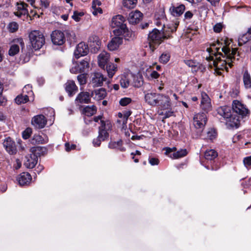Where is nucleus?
<instances>
[{
    "label": "nucleus",
    "instance_id": "1",
    "mask_svg": "<svg viewBox=\"0 0 251 251\" xmlns=\"http://www.w3.org/2000/svg\"><path fill=\"white\" fill-rule=\"evenodd\" d=\"M202 55L209 62V67L213 68L215 73L220 75L225 71L228 72V67H231L234 61L239 59V54L237 48H232L228 41L224 40L213 43Z\"/></svg>",
    "mask_w": 251,
    "mask_h": 251
},
{
    "label": "nucleus",
    "instance_id": "2",
    "mask_svg": "<svg viewBox=\"0 0 251 251\" xmlns=\"http://www.w3.org/2000/svg\"><path fill=\"white\" fill-rule=\"evenodd\" d=\"M218 114L223 117L230 126L237 128L240 119L243 118L248 113V109L241 102L234 100L232 102V109L228 106H223L217 109Z\"/></svg>",
    "mask_w": 251,
    "mask_h": 251
},
{
    "label": "nucleus",
    "instance_id": "3",
    "mask_svg": "<svg viewBox=\"0 0 251 251\" xmlns=\"http://www.w3.org/2000/svg\"><path fill=\"white\" fill-rule=\"evenodd\" d=\"M179 22H176L174 24L168 25L166 26L164 25V28L161 31L156 28L153 29L148 35V40L150 46L152 45L158 46L165 39L171 37V33L176 31Z\"/></svg>",
    "mask_w": 251,
    "mask_h": 251
},
{
    "label": "nucleus",
    "instance_id": "4",
    "mask_svg": "<svg viewBox=\"0 0 251 251\" xmlns=\"http://www.w3.org/2000/svg\"><path fill=\"white\" fill-rule=\"evenodd\" d=\"M111 128L112 124L110 121H101V126L99 127V135L93 141V144L95 147H99L102 141H104L108 138L109 133L108 132L111 129Z\"/></svg>",
    "mask_w": 251,
    "mask_h": 251
},
{
    "label": "nucleus",
    "instance_id": "5",
    "mask_svg": "<svg viewBox=\"0 0 251 251\" xmlns=\"http://www.w3.org/2000/svg\"><path fill=\"white\" fill-rule=\"evenodd\" d=\"M125 22V19L122 15H117L113 17L111 26L113 28H116L113 31L115 36H120L128 32V29Z\"/></svg>",
    "mask_w": 251,
    "mask_h": 251
},
{
    "label": "nucleus",
    "instance_id": "6",
    "mask_svg": "<svg viewBox=\"0 0 251 251\" xmlns=\"http://www.w3.org/2000/svg\"><path fill=\"white\" fill-rule=\"evenodd\" d=\"M32 47L35 50H39L45 44V38L43 33L39 30L31 31L29 35Z\"/></svg>",
    "mask_w": 251,
    "mask_h": 251
},
{
    "label": "nucleus",
    "instance_id": "7",
    "mask_svg": "<svg viewBox=\"0 0 251 251\" xmlns=\"http://www.w3.org/2000/svg\"><path fill=\"white\" fill-rule=\"evenodd\" d=\"M206 121V115L203 112L197 113L193 117V125L196 128L200 130H203Z\"/></svg>",
    "mask_w": 251,
    "mask_h": 251
},
{
    "label": "nucleus",
    "instance_id": "8",
    "mask_svg": "<svg viewBox=\"0 0 251 251\" xmlns=\"http://www.w3.org/2000/svg\"><path fill=\"white\" fill-rule=\"evenodd\" d=\"M20 47L22 48L24 47V43L22 38H16L13 40L8 51L9 55L13 56L18 53Z\"/></svg>",
    "mask_w": 251,
    "mask_h": 251
},
{
    "label": "nucleus",
    "instance_id": "9",
    "mask_svg": "<svg viewBox=\"0 0 251 251\" xmlns=\"http://www.w3.org/2000/svg\"><path fill=\"white\" fill-rule=\"evenodd\" d=\"M176 149V148L173 147L172 148H165L164 150L166 151L165 153L173 159L180 158L186 156L187 154V151L186 149H180L176 152L172 153L175 151Z\"/></svg>",
    "mask_w": 251,
    "mask_h": 251
},
{
    "label": "nucleus",
    "instance_id": "10",
    "mask_svg": "<svg viewBox=\"0 0 251 251\" xmlns=\"http://www.w3.org/2000/svg\"><path fill=\"white\" fill-rule=\"evenodd\" d=\"M3 146L6 151L11 155L15 154L17 152L16 143L10 137L6 138L2 143Z\"/></svg>",
    "mask_w": 251,
    "mask_h": 251
},
{
    "label": "nucleus",
    "instance_id": "11",
    "mask_svg": "<svg viewBox=\"0 0 251 251\" xmlns=\"http://www.w3.org/2000/svg\"><path fill=\"white\" fill-rule=\"evenodd\" d=\"M31 124L35 128L41 129L47 124V119L43 115H38L32 118Z\"/></svg>",
    "mask_w": 251,
    "mask_h": 251
},
{
    "label": "nucleus",
    "instance_id": "12",
    "mask_svg": "<svg viewBox=\"0 0 251 251\" xmlns=\"http://www.w3.org/2000/svg\"><path fill=\"white\" fill-rule=\"evenodd\" d=\"M88 52V45L84 42H81L77 45L74 51V55L76 59H78L81 56L87 55Z\"/></svg>",
    "mask_w": 251,
    "mask_h": 251
},
{
    "label": "nucleus",
    "instance_id": "13",
    "mask_svg": "<svg viewBox=\"0 0 251 251\" xmlns=\"http://www.w3.org/2000/svg\"><path fill=\"white\" fill-rule=\"evenodd\" d=\"M89 67V64L87 58L81 61L78 64H77L74 67L70 69L72 73L76 74L77 73H82L87 70Z\"/></svg>",
    "mask_w": 251,
    "mask_h": 251
},
{
    "label": "nucleus",
    "instance_id": "14",
    "mask_svg": "<svg viewBox=\"0 0 251 251\" xmlns=\"http://www.w3.org/2000/svg\"><path fill=\"white\" fill-rule=\"evenodd\" d=\"M94 96V92H92L90 95L89 92H82L78 94L75 101L77 104L78 103H89L91 101V97Z\"/></svg>",
    "mask_w": 251,
    "mask_h": 251
},
{
    "label": "nucleus",
    "instance_id": "15",
    "mask_svg": "<svg viewBox=\"0 0 251 251\" xmlns=\"http://www.w3.org/2000/svg\"><path fill=\"white\" fill-rule=\"evenodd\" d=\"M51 41L53 44L61 45L65 42V37L63 32L60 30H54L51 34Z\"/></svg>",
    "mask_w": 251,
    "mask_h": 251
},
{
    "label": "nucleus",
    "instance_id": "16",
    "mask_svg": "<svg viewBox=\"0 0 251 251\" xmlns=\"http://www.w3.org/2000/svg\"><path fill=\"white\" fill-rule=\"evenodd\" d=\"M160 97V94L150 93L145 95V99L146 102L149 104L155 106H158L159 98Z\"/></svg>",
    "mask_w": 251,
    "mask_h": 251
},
{
    "label": "nucleus",
    "instance_id": "17",
    "mask_svg": "<svg viewBox=\"0 0 251 251\" xmlns=\"http://www.w3.org/2000/svg\"><path fill=\"white\" fill-rule=\"evenodd\" d=\"M91 77V82L94 87L101 86L103 81L106 80V78L103 76V75L99 72H95L92 74Z\"/></svg>",
    "mask_w": 251,
    "mask_h": 251
},
{
    "label": "nucleus",
    "instance_id": "18",
    "mask_svg": "<svg viewBox=\"0 0 251 251\" xmlns=\"http://www.w3.org/2000/svg\"><path fill=\"white\" fill-rule=\"evenodd\" d=\"M17 12H14L15 16L21 18L23 16H27L28 11L27 8L28 5L24 2H17L16 4Z\"/></svg>",
    "mask_w": 251,
    "mask_h": 251
},
{
    "label": "nucleus",
    "instance_id": "19",
    "mask_svg": "<svg viewBox=\"0 0 251 251\" xmlns=\"http://www.w3.org/2000/svg\"><path fill=\"white\" fill-rule=\"evenodd\" d=\"M143 14L139 10L131 11L129 13L127 20L130 24H136L142 19Z\"/></svg>",
    "mask_w": 251,
    "mask_h": 251
},
{
    "label": "nucleus",
    "instance_id": "20",
    "mask_svg": "<svg viewBox=\"0 0 251 251\" xmlns=\"http://www.w3.org/2000/svg\"><path fill=\"white\" fill-rule=\"evenodd\" d=\"M123 39L119 36H115L108 43L107 47L110 50H115L123 43Z\"/></svg>",
    "mask_w": 251,
    "mask_h": 251
},
{
    "label": "nucleus",
    "instance_id": "21",
    "mask_svg": "<svg viewBox=\"0 0 251 251\" xmlns=\"http://www.w3.org/2000/svg\"><path fill=\"white\" fill-rule=\"evenodd\" d=\"M185 9V5L181 4L176 6L172 5L170 7L169 10L171 15L173 16L179 17L184 13Z\"/></svg>",
    "mask_w": 251,
    "mask_h": 251
},
{
    "label": "nucleus",
    "instance_id": "22",
    "mask_svg": "<svg viewBox=\"0 0 251 251\" xmlns=\"http://www.w3.org/2000/svg\"><path fill=\"white\" fill-rule=\"evenodd\" d=\"M31 180V176L28 173H22L17 178L19 184L21 186L26 185L29 184Z\"/></svg>",
    "mask_w": 251,
    "mask_h": 251
},
{
    "label": "nucleus",
    "instance_id": "23",
    "mask_svg": "<svg viewBox=\"0 0 251 251\" xmlns=\"http://www.w3.org/2000/svg\"><path fill=\"white\" fill-rule=\"evenodd\" d=\"M65 90L69 97L74 96L78 91L77 87L73 80H69L65 84Z\"/></svg>",
    "mask_w": 251,
    "mask_h": 251
},
{
    "label": "nucleus",
    "instance_id": "24",
    "mask_svg": "<svg viewBox=\"0 0 251 251\" xmlns=\"http://www.w3.org/2000/svg\"><path fill=\"white\" fill-rule=\"evenodd\" d=\"M210 99L205 93H201V108L205 111H208L211 108Z\"/></svg>",
    "mask_w": 251,
    "mask_h": 251
},
{
    "label": "nucleus",
    "instance_id": "25",
    "mask_svg": "<svg viewBox=\"0 0 251 251\" xmlns=\"http://www.w3.org/2000/svg\"><path fill=\"white\" fill-rule=\"evenodd\" d=\"M109 54L106 51H102L98 56V64L99 66L101 68H104L105 66L108 63V61L109 59Z\"/></svg>",
    "mask_w": 251,
    "mask_h": 251
},
{
    "label": "nucleus",
    "instance_id": "26",
    "mask_svg": "<svg viewBox=\"0 0 251 251\" xmlns=\"http://www.w3.org/2000/svg\"><path fill=\"white\" fill-rule=\"evenodd\" d=\"M26 158V160L25 162V165L27 168H33L37 163L38 157L34 153H32L29 156H27Z\"/></svg>",
    "mask_w": 251,
    "mask_h": 251
},
{
    "label": "nucleus",
    "instance_id": "27",
    "mask_svg": "<svg viewBox=\"0 0 251 251\" xmlns=\"http://www.w3.org/2000/svg\"><path fill=\"white\" fill-rule=\"evenodd\" d=\"M161 97L159 98L158 105L162 108L166 109L171 106V100L169 97L160 94Z\"/></svg>",
    "mask_w": 251,
    "mask_h": 251
},
{
    "label": "nucleus",
    "instance_id": "28",
    "mask_svg": "<svg viewBox=\"0 0 251 251\" xmlns=\"http://www.w3.org/2000/svg\"><path fill=\"white\" fill-rule=\"evenodd\" d=\"M250 40H251V27L248 29L246 33L239 36L238 44L239 46H242Z\"/></svg>",
    "mask_w": 251,
    "mask_h": 251
},
{
    "label": "nucleus",
    "instance_id": "29",
    "mask_svg": "<svg viewBox=\"0 0 251 251\" xmlns=\"http://www.w3.org/2000/svg\"><path fill=\"white\" fill-rule=\"evenodd\" d=\"M123 141L122 140L115 141H110L108 144V148L111 149H117L121 151H126V148L123 146Z\"/></svg>",
    "mask_w": 251,
    "mask_h": 251
},
{
    "label": "nucleus",
    "instance_id": "30",
    "mask_svg": "<svg viewBox=\"0 0 251 251\" xmlns=\"http://www.w3.org/2000/svg\"><path fill=\"white\" fill-rule=\"evenodd\" d=\"M48 142V138L46 136L43 137L39 134H34L31 139V143L32 144H45Z\"/></svg>",
    "mask_w": 251,
    "mask_h": 251
},
{
    "label": "nucleus",
    "instance_id": "31",
    "mask_svg": "<svg viewBox=\"0 0 251 251\" xmlns=\"http://www.w3.org/2000/svg\"><path fill=\"white\" fill-rule=\"evenodd\" d=\"M243 81L246 89H251V76L247 70L243 73Z\"/></svg>",
    "mask_w": 251,
    "mask_h": 251
},
{
    "label": "nucleus",
    "instance_id": "32",
    "mask_svg": "<svg viewBox=\"0 0 251 251\" xmlns=\"http://www.w3.org/2000/svg\"><path fill=\"white\" fill-rule=\"evenodd\" d=\"M106 69L108 76L112 78L117 71V66L112 63H109L106 66Z\"/></svg>",
    "mask_w": 251,
    "mask_h": 251
},
{
    "label": "nucleus",
    "instance_id": "33",
    "mask_svg": "<svg viewBox=\"0 0 251 251\" xmlns=\"http://www.w3.org/2000/svg\"><path fill=\"white\" fill-rule=\"evenodd\" d=\"M90 46L94 49L98 50L100 46V41L99 40V37L97 36H92L89 39Z\"/></svg>",
    "mask_w": 251,
    "mask_h": 251
},
{
    "label": "nucleus",
    "instance_id": "34",
    "mask_svg": "<svg viewBox=\"0 0 251 251\" xmlns=\"http://www.w3.org/2000/svg\"><path fill=\"white\" fill-rule=\"evenodd\" d=\"M96 112L97 107L94 105L86 106L83 109V113L88 117L93 115Z\"/></svg>",
    "mask_w": 251,
    "mask_h": 251
},
{
    "label": "nucleus",
    "instance_id": "35",
    "mask_svg": "<svg viewBox=\"0 0 251 251\" xmlns=\"http://www.w3.org/2000/svg\"><path fill=\"white\" fill-rule=\"evenodd\" d=\"M95 94L94 99L99 100L103 99L106 95V92L103 88H100L96 90L94 92V94Z\"/></svg>",
    "mask_w": 251,
    "mask_h": 251
},
{
    "label": "nucleus",
    "instance_id": "36",
    "mask_svg": "<svg viewBox=\"0 0 251 251\" xmlns=\"http://www.w3.org/2000/svg\"><path fill=\"white\" fill-rule=\"evenodd\" d=\"M218 156L217 152L214 150H207L204 153V157L207 160H213Z\"/></svg>",
    "mask_w": 251,
    "mask_h": 251
},
{
    "label": "nucleus",
    "instance_id": "37",
    "mask_svg": "<svg viewBox=\"0 0 251 251\" xmlns=\"http://www.w3.org/2000/svg\"><path fill=\"white\" fill-rule=\"evenodd\" d=\"M137 0H123L122 4L124 7L127 9H133L135 7Z\"/></svg>",
    "mask_w": 251,
    "mask_h": 251
},
{
    "label": "nucleus",
    "instance_id": "38",
    "mask_svg": "<svg viewBox=\"0 0 251 251\" xmlns=\"http://www.w3.org/2000/svg\"><path fill=\"white\" fill-rule=\"evenodd\" d=\"M29 100L28 96L26 94H21L18 95L15 99V102L18 104L25 103Z\"/></svg>",
    "mask_w": 251,
    "mask_h": 251
},
{
    "label": "nucleus",
    "instance_id": "39",
    "mask_svg": "<svg viewBox=\"0 0 251 251\" xmlns=\"http://www.w3.org/2000/svg\"><path fill=\"white\" fill-rule=\"evenodd\" d=\"M171 57V54L169 52H163L159 57V62L162 64H166L169 62Z\"/></svg>",
    "mask_w": 251,
    "mask_h": 251
},
{
    "label": "nucleus",
    "instance_id": "40",
    "mask_svg": "<svg viewBox=\"0 0 251 251\" xmlns=\"http://www.w3.org/2000/svg\"><path fill=\"white\" fill-rule=\"evenodd\" d=\"M7 28L10 32L14 33L18 30L19 25L15 22H12L8 24Z\"/></svg>",
    "mask_w": 251,
    "mask_h": 251
},
{
    "label": "nucleus",
    "instance_id": "41",
    "mask_svg": "<svg viewBox=\"0 0 251 251\" xmlns=\"http://www.w3.org/2000/svg\"><path fill=\"white\" fill-rule=\"evenodd\" d=\"M120 84L122 87L124 88H127L129 85V79L126 76H122L120 80Z\"/></svg>",
    "mask_w": 251,
    "mask_h": 251
},
{
    "label": "nucleus",
    "instance_id": "42",
    "mask_svg": "<svg viewBox=\"0 0 251 251\" xmlns=\"http://www.w3.org/2000/svg\"><path fill=\"white\" fill-rule=\"evenodd\" d=\"M22 94L25 95H27L28 96V97H29L30 96L33 95V93L32 91V86L29 84L25 85L23 89Z\"/></svg>",
    "mask_w": 251,
    "mask_h": 251
},
{
    "label": "nucleus",
    "instance_id": "43",
    "mask_svg": "<svg viewBox=\"0 0 251 251\" xmlns=\"http://www.w3.org/2000/svg\"><path fill=\"white\" fill-rule=\"evenodd\" d=\"M217 133L214 129H210L207 132V138L210 140H213L216 137Z\"/></svg>",
    "mask_w": 251,
    "mask_h": 251
},
{
    "label": "nucleus",
    "instance_id": "44",
    "mask_svg": "<svg viewBox=\"0 0 251 251\" xmlns=\"http://www.w3.org/2000/svg\"><path fill=\"white\" fill-rule=\"evenodd\" d=\"M32 133V129L28 127L26 128L22 133V137L24 139H27L29 138Z\"/></svg>",
    "mask_w": 251,
    "mask_h": 251
},
{
    "label": "nucleus",
    "instance_id": "45",
    "mask_svg": "<svg viewBox=\"0 0 251 251\" xmlns=\"http://www.w3.org/2000/svg\"><path fill=\"white\" fill-rule=\"evenodd\" d=\"M131 102V99L129 98H122L120 101V104L123 106H126Z\"/></svg>",
    "mask_w": 251,
    "mask_h": 251
},
{
    "label": "nucleus",
    "instance_id": "46",
    "mask_svg": "<svg viewBox=\"0 0 251 251\" xmlns=\"http://www.w3.org/2000/svg\"><path fill=\"white\" fill-rule=\"evenodd\" d=\"M84 15L82 12H78L77 11H74L72 18L76 22H78L80 20V17Z\"/></svg>",
    "mask_w": 251,
    "mask_h": 251
},
{
    "label": "nucleus",
    "instance_id": "47",
    "mask_svg": "<svg viewBox=\"0 0 251 251\" xmlns=\"http://www.w3.org/2000/svg\"><path fill=\"white\" fill-rule=\"evenodd\" d=\"M3 86L2 84L0 82V105H2L6 101V99L2 96V91H3Z\"/></svg>",
    "mask_w": 251,
    "mask_h": 251
},
{
    "label": "nucleus",
    "instance_id": "48",
    "mask_svg": "<svg viewBox=\"0 0 251 251\" xmlns=\"http://www.w3.org/2000/svg\"><path fill=\"white\" fill-rule=\"evenodd\" d=\"M77 78L80 85H83L86 83V77L83 74L78 75Z\"/></svg>",
    "mask_w": 251,
    "mask_h": 251
},
{
    "label": "nucleus",
    "instance_id": "49",
    "mask_svg": "<svg viewBox=\"0 0 251 251\" xmlns=\"http://www.w3.org/2000/svg\"><path fill=\"white\" fill-rule=\"evenodd\" d=\"M149 162L152 165H157L159 164V161L157 158L149 157Z\"/></svg>",
    "mask_w": 251,
    "mask_h": 251
},
{
    "label": "nucleus",
    "instance_id": "50",
    "mask_svg": "<svg viewBox=\"0 0 251 251\" xmlns=\"http://www.w3.org/2000/svg\"><path fill=\"white\" fill-rule=\"evenodd\" d=\"M245 167L248 168L251 166V156L245 157L243 160Z\"/></svg>",
    "mask_w": 251,
    "mask_h": 251
},
{
    "label": "nucleus",
    "instance_id": "51",
    "mask_svg": "<svg viewBox=\"0 0 251 251\" xmlns=\"http://www.w3.org/2000/svg\"><path fill=\"white\" fill-rule=\"evenodd\" d=\"M223 25L221 23L216 24L213 27V30L215 32L219 33L221 31Z\"/></svg>",
    "mask_w": 251,
    "mask_h": 251
},
{
    "label": "nucleus",
    "instance_id": "52",
    "mask_svg": "<svg viewBox=\"0 0 251 251\" xmlns=\"http://www.w3.org/2000/svg\"><path fill=\"white\" fill-rule=\"evenodd\" d=\"M184 62L189 67L194 68L196 67V63L191 60H184Z\"/></svg>",
    "mask_w": 251,
    "mask_h": 251
},
{
    "label": "nucleus",
    "instance_id": "53",
    "mask_svg": "<svg viewBox=\"0 0 251 251\" xmlns=\"http://www.w3.org/2000/svg\"><path fill=\"white\" fill-rule=\"evenodd\" d=\"M75 145L72 144L70 145L69 143H66L65 144V150L67 151H70L72 150L75 149Z\"/></svg>",
    "mask_w": 251,
    "mask_h": 251
},
{
    "label": "nucleus",
    "instance_id": "54",
    "mask_svg": "<svg viewBox=\"0 0 251 251\" xmlns=\"http://www.w3.org/2000/svg\"><path fill=\"white\" fill-rule=\"evenodd\" d=\"M162 114L164 116V118L166 119L173 115L174 112L172 111L168 110Z\"/></svg>",
    "mask_w": 251,
    "mask_h": 251
},
{
    "label": "nucleus",
    "instance_id": "55",
    "mask_svg": "<svg viewBox=\"0 0 251 251\" xmlns=\"http://www.w3.org/2000/svg\"><path fill=\"white\" fill-rule=\"evenodd\" d=\"M131 115L130 111H126L124 113V121H123V124L126 123L128 118Z\"/></svg>",
    "mask_w": 251,
    "mask_h": 251
},
{
    "label": "nucleus",
    "instance_id": "56",
    "mask_svg": "<svg viewBox=\"0 0 251 251\" xmlns=\"http://www.w3.org/2000/svg\"><path fill=\"white\" fill-rule=\"evenodd\" d=\"M41 5L45 8H48L50 5V2L48 0H40Z\"/></svg>",
    "mask_w": 251,
    "mask_h": 251
},
{
    "label": "nucleus",
    "instance_id": "57",
    "mask_svg": "<svg viewBox=\"0 0 251 251\" xmlns=\"http://www.w3.org/2000/svg\"><path fill=\"white\" fill-rule=\"evenodd\" d=\"M210 4L214 7H216L219 5L220 0H206Z\"/></svg>",
    "mask_w": 251,
    "mask_h": 251
},
{
    "label": "nucleus",
    "instance_id": "58",
    "mask_svg": "<svg viewBox=\"0 0 251 251\" xmlns=\"http://www.w3.org/2000/svg\"><path fill=\"white\" fill-rule=\"evenodd\" d=\"M93 11H92V13L94 15H97L98 13H102V9L99 7H96V9L93 8Z\"/></svg>",
    "mask_w": 251,
    "mask_h": 251
},
{
    "label": "nucleus",
    "instance_id": "59",
    "mask_svg": "<svg viewBox=\"0 0 251 251\" xmlns=\"http://www.w3.org/2000/svg\"><path fill=\"white\" fill-rule=\"evenodd\" d=\"M193 16V14L190 11H187L184 14L185 19H191Z\"/></svg>",
    "mask_w": 251,
    "mask_h": 251
},
{
    "label": "nucleus",
    "instance_id": "60",
    "mask_svg": "<svg viewBox=\"0 0 251 251\" xmlns=\"http://www.w3.org/2000/svg\"><path fill=\"white\" fill-rule=\"evenodd\" d=\"M150 76L152 78L156 79L159 76V74L156 71H153L151 73Z\"/></svg>",
    "mask_w": 251,
    "mask_h": 251
},
{
    "label": "nucleus",
    "instance_id": "61",
    "mask_svg": "<svg viewBox=\"0 0 251 251\" xmlns=\"http://www.w3.org/2000/svg\"><path fill=\"white\" fill-rule=\"evenodd\" d=\"M101 5V2L98 0H94L92 3V8H96L97 6H100Z\"/></svg>",
    "mask_w": 251,
    "mask_h": 251
},
{
    "label": "nucleus",
    "instance_id": "62",
    "mask_svg": "<svg viewBox=\"0 0 251 251\" xmlns=\"http://www.w3.org/2000/svg\"><path fill=\"white\" fill-rule=\"evenodd\" d=\"M242 138L241 135L240 134H236L235 135L232 139V141L233 143H236L238 141L240 140V139Z\"/></svg>",
    "mask_w": 251,
    "mask_h": 251
},
{
    "label": "nucleus",
    "instance_id": "63",
    "mask_svg": "<svg viewBox=\"0 0 251 251\" xmlns=\"http://www.w3.org/2000/svg\"><path fill=\"white\" fill-rule=\"evenodd\" d=\"M142 83H143V81L142 80V79L141 78L140 80L137 81V82L136 81L134 82V85L135 87H139L142 85Z\"/></svg>",
    "mask_w": 251,
    "mask_h": 251
},
{
    "label": "nucleus",
    "instance_id": "64",
    "mask_svg": "<svg viewBox=\"0 0 251 251\" xmlns=\"http://www.w3.org/2000/svg\"><path fill=\"white\" fill-rule=\"evenodd\" d=\"M101 118H102V117L100 116H97V117H95L94 118V121L95 122H98L99 120L100 121V122L101 121H102L101 120Z\"/></svg>",
    "mask_w": 251,
    "mask_h": 251
}]
</instances>
